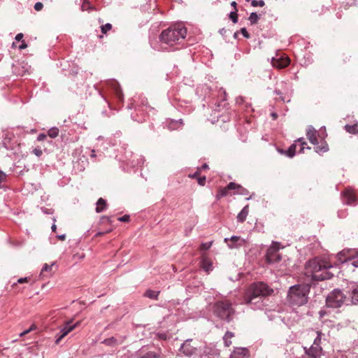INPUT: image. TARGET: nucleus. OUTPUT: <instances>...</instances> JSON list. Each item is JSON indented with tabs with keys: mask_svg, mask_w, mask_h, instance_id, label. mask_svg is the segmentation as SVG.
I'll list each match as a JSON object with an SVG mask.
<instances>
[{
	"mask_svg": "<svg viewBox=\"0 0 358 358\" xmlns=\"http://www.w3.org/2000/svg\"><path fill=\"white\" fill-rule=\"evenodd\" d=\"M208 168V166L206 164H203L201 167V169H206Z\"/></svg>",
	"mask_w": 358,
	"mask_h": 358,
	"instance_id": "63",
	"label": "nucleus"
},
{
	"mask_svg": "<svg viewBox=\"0 0 358 358\" xmlns=\"http://www.w3.org/2000/svg\"><path fill=\"white\" fill-rule=\"evenodd\" d=\"M349 295L351 298V302L354 305H358V285L352 283L349 287Z\"/></svg>",
	"mask_w": 358,
	"mask_h": 358,
	"instance_id": "18",
	"label": "nucleus"
},
{
	"mask_svg": "<svg viewBox=\"0 0 358 358\" xmlns=\"http://www.w3.org/2000/svg\"><path fill=\"white\" fill-rule=\"evenodd\" d=\"M51 229L52 230V231H56V229H57V227L55 224H53L51 227Z\"/></svg>",
	"mask_w": 358,
	"mask_h": 358,
	"instance_id": "64",
	"label": "nucleus"
},
{
	"mask_svg": "<svg viewBox=\"0 0 358 358\" xmlns=\"http://www.w3.org/2000/svg\"><path fill=\"white\" fill-rule=\"evenodd\" d=\"M227 192H228V189H227V187H225L224 188L220 189L218 191V193H217V194L216 196L217 199H220L221 197L227 196Z\"/></svg>",
	"mask_w": 358,
	"mask_h": 358,
	"instance_id": "35",
	"label": "nucleus"
},
{
	"mask_svg": "<svg viewBox=\"0 0 358 358\" xmlns=\"http://www.w3.org/2000/svg\"><path fill=\"white\" fill-rule=\"evenodd\" d=\"M237 194H241V195H248L249 194V192L247 189L244 188L241 185V187L238 189Z\"/></svg>",
	"mask_w": 358,
	"mask_h": 358,
	"instance_id": "42",
	"label": "nucleus"
},
{
	"mask_svg": "<svg viewBox=\"0 0 358 358\" xmlns=\"http://www.w3.org/2000/svg\"><path fill=\"white\" fill-rule=\"evenodd\" d=\"M120 222H128L129 220V215H125L118 218Z\"/></svg>",
	"mask_w": 358,
	"mask_h": 358,
	"instance_id": "47",
	"label": "nucleus"
},
{
	"mask_svg": "<svg viewBox=\"0 0 358 358\" xmlns=\"http://www.w3.org/2000/svg\"><path fill=\"white\" fill-rule=\"evenodd\" d=\"M224 242L229 249H238L243 246L245 240L238 236H232L231 238H225Z\"/></svg>",
	"mask_w": 358,
	"mask_h": 358,
	"instance_id": "9",
	"label": "nucleus"
},
{
	"mask_svg": "<svg viewBox=\"0 0 358 358\" xmlns=\"http://www.w3.org/2000/svg\"><path fill=\"white\" fill-rule=\"evenodd\" d=\"M310 292L308 285H295L289 287L287 293V302L292 306H301L308 302Z\"/></svg>",
	"mask_w": 358,
	"mask_h": 358,
	"instance_id": "4",
	"label": "nucleus"
},
{
	"mask_svg": "<svg viewBox=\"0 0 358 358\" xmlns=\"http://www.w3.org/2000/svg\"><path fill=\"white\" fill-rule=\"evenodd\" d=\"M343 203L347 205H355L356 203V196L355 193L353 192V189L352 188H347L343 192Z\"/></svg>",
	"mask_w": 358,
	"mask_h": 358,
	"instance_id": "15",
	"label": "nucleus"
},
{
	"mask_svg": "<svg viewBox=\"0 0 358 358\" xmlns=\"http://www.w3.org/2000/svg\"><path fill=\"white\" fill-rule=\"evenodd\" d=\"M55 266V262L51 264H45L41 269V275H46L44 273H48L47 276H50L52 273V268Z\"/></svg>",
	"mask_w": 358,
	"mask_h": 358,
	"instance_id": "25",
	"label": "nucleus"
},
{
	"mask_svg": "<svg viewBox=\"0 0 358 358\" xmlns=\"http://www.w3.org/2000/svg\"><path fill=\"white\" fill-rule=\"evenodd\" d=\"M212 241L203 243H201L200 248L201 250H207L212 246Z\"/></svg>",
	"mask_w": 358,
	"mask_h": 358,
	"instance_id": "40",
	"label": "nucleus"
},
{
	"mask_svg": "<svg viewBox=\"0 0 358 358\" xmlns=\"http://www.w3.org/2000/svg\"><path fill=\"white\" fill-rule=\"evenodd\" d=\"M317 131L313 126H309L307 129L306 136L309 141L313 145L318 144V140L317 138Z\"/></svg>",
	"mask_w": 358,
	"mask_h": 358,
	"instance_id": "19",
	"label": "nucleus"
},
{
	"mask_svg": "<svg viewBox=\"0 0 358 358\" xmlns=\"http://www.w3.org/2000/svg\"><path fill=\"white\" fill-rule=\"evenodd\" d=\"M315 345H311L308 349H305L306 356L303 358H320L322 355V347H317Z\"/></svg>",
	"mask_w": 358,
	"mask_h": 358,
	"instance_id": "14",
	"label": "nucleus"
},
{
	"mask_svg": "<svg viewBox=\"0 0 358 358\" xmlns=\"http://www.w3.org/2000/svg\"><path fill=\"white\" fill-rule=\"evenodd\" d=\"M201 266L205 271L208 273L213 270L212 262L207 257L203 256L202 257L201 261Z\"/></svg>",
	"mask_w": 358,
	"mask_h": 358,
	"instance_id": "23",
	"label": "nucleus"
},
{
	"mask_svg": "<svg viewBox=\"0 0 358 358\" xmlns=\"http://www.w3.org/2000/svg\"><path fill=\"white\" fill-rule=\"evenodd\" d=\"M259 19V15L257 13L253 12L250 15V17L248 18L249 21L250 22L251 24H255L257 23L258 20Z\"/></svg>",
	"mask_w": 358,
	"mask_h": 358,
	"instance_id": "34",
	"label": "nucleus"
},
{
	"mask_svg": "<svg viewBox=\"0 0 358 358\" xmlns=\"http://www.w3.org/2000/svg\"><path fill=\"white\" fill-rule=\"evenodd\" d=\"M231 6L232 7H234V10H237V8H236L237 3H236V1H232V2L231 3Z\"/></svg>",
	"mask_w": 358,
	"mask_h": 358,
	"instance_id": "58",
	"label": "nucleus"
},
{
	"mask_svg": "<svg viewBox=\"0 0 358 358\" xmlns=\"http://www.w3.org/2000/svg\"><path fill=\"white\" fill-rule=\"evenodd\" d=\"M251 5L253 7H257V6L263 7L265 5V3H264V1L263 0H259V1L252 0L251 1Z\"/></svg>",
	"mask_w": 358,
	"mask_h": 358,
	"instance_id": "39",
	"label": "nucleus"
},
{
	"mask_svg": "<svg viewBox=\"0 0 358 358\" xmlns=\"http://www.w3.org/2000/svg\"><path fill=\"white\" fill-rule=\"evenodd\" d=\"M106 208V201L102 198L98 199L96 202V212H103Z\"/></svg>",
	"mask_w": 358,
	"mask_h": 358,
	"instance_id": "26",
	"label": "nucleus"
},
{
	"mask_svg": "<svg viewBox=\"0 0 358 358\" xmlns=\"http://www.w3.org/2000/svg\"><path fill=\"white\" fill-rule=\"evenodd\" d=\"M57 238L61 241H64L66 238V235L65 234L59 235V236H57Z\"/></svg>",
	"mask_w": 358,
	"mask_h": 358,
	"instance_id": "56",
	"label": "nucleus"
},
{
	"mask_svg": "<svg viewBox=\"0 0 358 358\" xmlns=\"http://www.w3.org/2000/svg\"><path fill=\"white\" fill-rule=\"evenodd\" d=\"M319 315H320V317H322L325 315V311L322 310H320Z\"/></svg>",
	"mask_w": 358,
	"mask_h": 358,
	"instance_id": "61",
	"label": "nucleus"
},
{
	"mask_svg": "<svg viewBox=\"0 0 358 358\" xmlns=\"http://www.w3.org/2000/svg\"><path fill=\"white\" fill-rule=\"evenodd\" d=\"M227 187L228 189V191L229 190H238V188L241 187V185H238V184H236L234 182H230L227 185Z\"/></svg>",
	"mask_w": 358,
	"mask_h": 358,
	"instance_id": "36",
	"label": "nucleus"
},
{
	"mask_svg": "<svg viewBox=\"0 0 358 358\" xmlns=\"http://www.w3.org/2000/svg\"><path fill=\"white\" fill-rule=\"evenodd\" d=\"M187 29L180 24H175L164 30L159 35V47L155 48L159 51H170L178 49L184 41Z\"/></svg>",
	"mask_w": 358,
	"mask_h": 358,
	"instance_id": "1",
	"label": "nucleus"
},
{
	"mask_svg": "<svg viewBox=\"0 0 358 358\" xmlns=\"http://www.w3.org/2000/svg\"><path fill=\"white\" fill-rule=\"evenodd\" d=\"M248 206H245L242 210L237 215V220L238 222H243L248 215V213H249V209H248Z\"/></svg>",
	"mask_w": 358,
	"mask_h": 358,
	"instance_id": "24",
	"label": "nucleus"
},
{
	"mask_svg": "<svg viewBox=\"0 0 358 358\" xmlns=\"http://www.w3.org/2000/svg\"><path fill=\"white\" fill-rule=\"evenodd\" d=\"M6 178V174L3 171H0V182L5 181Z\"/></svg>",
	"mask_w": 358,
	"mask_h": 358,
	"instance_id": "48",
	"label": "nucleus"
},
{
	"mask_svg": "<svg viewBox=\"0 0 358 358\" xmlns=\"http://www.w3.org/2000/svg\"><path fill=\"white\" fill-rule=\"evenodd\" d=\"M346 299V296L340 289H334L327 295L326 304L332 308H340Z\"/></svg>",
	"mask_w": 358,
	"mask_h": 358,
	"instance_id": "6",
	"label": "nucleus"
},
{
	"mask_svg": "<svg viewBox=\"0 0 358 358\" xmlns=\"http://www.w3.org/2000/svg\"><path fill=\"white\" fill-rule=\"evenodd\" d=\"M158 352L150 350L147 347H143L136 352L137 358H159Z\"/></svg>",
	"mask_w": 358,
	"mask_h": 358,
	"instance_id": "12",
	"label": "nucleus"
},
{
	"mask_svg": "<svg viewBox=\"0 0 358 358\" xmlns=\"http://www.w3.org/2000/svg\"><path fill=\"white\" fill-rule=\"evenodd\" d=\"M112 29V24L110 23H106L104 25L101 27V30L103 34H106L109 30Z\"/></svg>",
	"mask_w": 358,
	"mask_h": 358,
	"instance_id": "38",
	"label": "nucleus"
},
{
	"mask_svg": "<svg viewBox=\"0 0 358 358\" xmlns=\"http://www.w3.org/2000/svg\"><path fill=\"white\" fill-rule=\"evenodd\" d=\"M317 337L315 338L313 345H317V347H321V341L324 337V334L322 333L320 331H317Z\"/></svg>",
	"mask_w": 358,
	"mask_h": 358,
	"instance_id": "30",
	"label": "nucleus"
},
{
	"mask_svg": "<svg viewBox=\"0 0 358 358\" xmlns=\"http://www.w3.org/2000/svg\"><path fill=\"white\" fill-rule=\"evenodd\" d=\"M80 322L72 324V321H68L65 323L64 326L61 329L59 334L56 338L55 343L59 344L61 340L64 338L69 332L73 331L78 324Z\"/></svg>",
	"mask_w": 358,
	"mask_h": 358,
	"instance_id": "11",
	"label": "nucleus"
},
{
	"mask_svg": "<svg viewBox=\"0 0 358 358\" xmlns=\"http://www.w3.org/2000/svg\"><path fill=\"white\" fill-rule=\"evenodd\" d=\"M23 38V34L20 33V34H17L16 36H15V39L17 41H20L22 40V38Z\"/></svg>",
	"mask_w": 358,
	"mask_h": 358,
	"instance_id": "52",
	"label": "nucleus"
},
{
	"mask_svg": "<svg viewBox=\"0 0 358 358\" xmlns=\"http://www.w3.org/2000/svg\"><path fill=\"white\" fill-rule=\"evenodd\" d=\"M338 216L341 218H343L345 216V213L344 212H342V211H338Z\"/></svg>",
	"mask_w": 358,
	"mask_h": 358,
	"instance_id": "55",
	"label": "nucleus"
},
{
	"mask_svg": "<svg viewBox=\"0 0 358 358\" xmlns=\"http://www.w3.org/2000/svg\"><path fill=\"white\" fill-rule=\"evenodd\" d=\"M30 330H31V329H27V330H26V331H23V332L20 333V336H24V335L27 334V333H29V332L30 331Z\"/></svg>",
	"mask_w": 358,
	"mask_h": 358,
	"instance_id": "59",
	"label": "nucleus"
},
{
	"mask_svg": "<svg viewBox=\"0 0 358 358\" xmlns=\"http://www.w3.org/2000/svg\"><path fill=\"white\" fill-rule=\"evenodd\" d=\"M124 338L119 336V337H115L112 336L110 338H106L103 341V343H104L106 345L108 346H116L118 345H120L124 341Z\"/></svg>",
	"mask_w": 358,
	"mask_h": 358,
	"instance_id": "20",
	"label": "nucleus"
},
{
	"mask_svg": "<svg viewBox=\"0 0 358 358\" xmlns=\"http://www.w3.org/2000/svg\"><path fill=\"white\" fill-rule=\"evenodd\" d=\"M48 135L52 138H55L59 135V129L57 127H52L48 131Z\"/></svg>",
	"mask_w": 358,
	"mask_h": 358,
	"instance_id": "33",
	"label": "nucleus"
},
{
	"mask_svg": "<svg viewBox=\"0 0 358 358\" xmlns=\"http://www.w3.org/2000/svg\"><path fill=\"white\" fill-rule=\"evenodd\" d=\"M106 84L111 88L119 101H123V94L119 83L115 80H109Z\"/></svg>",
	"mask_w": 358,
	"mask_h": 358,
	"instance_id": "16",
	"label": "nucleus"
},
{
	"mask_svg": "<svg viewBox=\"0 0 358 358\" xmlns=\"http://www.w3.org/2000/svg\"><path fill=\"white\" fill-rule=\"evenodd\" d=\"M229 18L231 20V21H232L234 23H236V22H238V14H237V10L231 11V12L229 13Z\"/></svg>",
	"mask_w": 358,
	"mask_h": 358,
	"instance_id": "37",
	"label": "nucleus"
},
{
	"mask_svg": "<svg viewBox=\"0 0 358 358\" xmlns=\"http://www.w3.org/2000/svg\"><path fill=\"white\" fill-rule=\"evenodd\" d=\"M345 130L351 134L358 133V123L354 124H347L345 126Z\"/></svg>",
	"mask_w": 358,
	"mask_h": 358,
	"instance_id": "31",
	"label": "nucleus"
},
{
	"mask_svg": "<svg viewBox=\"0 0 358 358\" xmlns=\"http://www.w3.org/2000/svg\"><path fill=\"white\" fill-rule=\"evenodd\" d=\"M234 336V333L231 331H227L223 336V341L224 345L227 347H229L231 345V339Z\"/></svg>",
	"mask_w": 358,
	"mask_h": 358,
	"instance_id": "28",
	"label": "nucleus"
},
{
	"mask_svg": "<svg viewBox=\"0 0 358 358\" xmlns=\"http://www.w3.org/2000/svg\"><path fill=\"white\" fill-rule=\"evenodd\" d=\"M90 157H96V154H95V150H91Z\"/></svg>",
	"mask_w": 358,
	"mask_h": 358,
	"instance_id": "62",
	"label": "nucleus"
},
{
	"mask_svg": "<svg viewBox=\"0 0 358 358\" xmlns=\"http://www.w3.org/2000/svg\"><path fill=\"white\" fill-rule=\"evenodd\" d=\"M191 339L186 340L180 347V352L187 357H190L196 352V348L190 345Z\"/></svg>",
	"mask_w": 358,
	"mask_h": 358,
	"instance_id": "17",
	"label": "nucleus"
},
{
	"mask_svg": "<svg viewBox=\"0 0 358 358\" xmlns=\"http://www.w3.org/2000/svg\"><path fill=\"white\" fill-rule=\"evenodd\" d=\"M290 63V60L288 57L285 56H280L278 57H273L271 59V64L273 67L277 69H283L287 67Z\"/></svg>",
	"mask_w": 358,
	"mask_h": 358,
	"instance_id": "13",
	"label": "nucleus"
},
{
	"mask_svg": "<svg viewBox=\"0 0 358 358\" xmlns=\"http://www.w3.org/2000/svg\"><path fill=\"white\" fill-rule=\"evenodd\" d=\"M43 3H41V2H37V3H35V5H34V9H35L36 10H37V11L41 10L43 8Z\"/></svg>",
	"mask_w": 358,
	"mask_h": 358,
	"instance_id": "44",
	"label": "nucleus"
},
{
	"mask_svg": "<svg viewBox=\"0 0 358 358\" xmlns=\"http://www.w3.org/2000/svg\"><path fill=\"white\" fill-rule=\"evenodd\" d=\"M355 255H357V252L356 250L347 249L343 250L338 253L337 259L341 264H343L348 261H352V265L355 267H358V259H353Z\"/></svg>",
	"mask_w": 358,
	"mask_h": 358,
	"instance_id": "7",
	"label": "nucleus"
},
{
	"mask_svg": "<svg viewBox=\"0 0 358 358\" xmlns=\"http://www.w3.org/2000/svg\"><path fill=\"white\" fill-rule=\"evenodd\" d=\"M305 145H306V142L304 141L303 138H298L295 141L294 143L291 145L287 150L285 151L286 155L289 157H293L295 155L297 146L300 147L299 152H303L306 148Z\"/></svg>",
	"mask_w": 358,
	"mask_h": 358,
	"instance_id": "10",
	"label": "nucleus"
},
{
	"mask_svg": "<svg viewBox=\"0 0 358 358\" xmlns=\"http://www.w3.org/2000/svg\"><path fill=\"white\" fill-rule=\"evenodd\" d=\"M159 292H155L153 290L148 289L145 292L144 295L148 298L152 299H157V296L159 295Z\"/></svg>",
	"mask_w": 358,
	"mask_h": 358,
	"instance_id": "32",
	"label": "nucleus"
},
{
	"mask_svg": "<svg viewBox=\"0 0 358 358\" xmlns=\"http://www.w3.org/2000/svg\"><path fill=\"white\" fill-rule=\"evenodd\" d=\"M81 8L83 10H87L90 9L91 6H90V2L87 0H83Z\"/></svg>",
	"mask_w": 358,
	"mask_h": 358,
	"instance_id": "41",
	"label": "nucleus"
},
{
	"mask_svg": "<svg viewBox=\"0 0 358 358\" xmlns=\"http://www.w3.org/2000/svg\"><path fill=\"white\" fill-rule=\"evenodd\" d=\"M183 124L181 119L178 120H169L166 121V126L170 130H176L180 128Z\"/></svg>",
	"mask_w": 358,
	"mask_h": 358,
	"instance_id": "22",
	"label": "nucleus"
},
{
	"mask_svg": "<svg viewBox=\"0 0 358 358\" xmlns=\"http://www.w3.org/2000/svg\"><path fill=\"white\" fill-rule=\"evenodd\" d=\"M245 100H244V98L243 96H238L236 98V102L237 104H243L244 103Z\"/></svg>",
	"mask_w": 358,
	"mask_h": 358,
	"instance_id": "49",
	"label": "nucleus"
},
{
	"mask_svg": "<svg viewBox=\"0 0 358 358\" xmlns=\"http://www.w3.org/2000/svg\"><path fill=\"white\" fill-rule=\"evenodd\" d=\"M199 171H196L195 172L194 174L192 175H189V176L192 178H196L198 180V178H199Z\"/></svg>",
	"mask_w": 358,
	"mask_h": 358,
	"instance_id": "53",
	"label": "nucleus"
},
{
	"mask_svg": "<svg viewBox=\"0 0 358 358\" xmlns=\"http://www.w3.org/2000/svg\"><path fill=\"white\" fill-rule=\"evenodd\" d=\"M273 289L262 282L253 283L249 288L245 297L247 303L254 305L256 308H261L263 306L262 298L271 295Z\"/></svg>",
	"mask_w": 358,
	"mask_h": 358,
	"instance_id": "3",
	"label": "nucleus"
},
{
	"mask_svg": "<svg viewBox=\"0 0 358 358\" xmlns=\"http://www.w3.org/2000/svg\"><path fill=\"white\" fill-rule=\"evenodd\" d=\"M211 310L215 316L227 322H230L235 314V310L228 300L216 301L212 305Z\"/></svg>",
	"mask_w": 358,
	"mask_h": 358,
	"instance_id": "5",
	"label": "nucleus"
},
{
	"mask_svg": "<svg viewBox=\"0 0 358 358\" xmlns=\"http://www.w3.org/2000/svg\"><path fill=\"white\" fill-rule=\"evenodd\" d=\"M144 163V159L142 157H140L139 158L134 159H129L127 162V165L130 166L131 167H136V166H141Z\"/></svg>",
	"mask_w": 358,
	"mask_h": 358,
	"instance_id": "27",
	"label": "nucleus"
},
{
	"mask_svg": "<svg viewBox=\"0 0 358 358\" xmlns=\"http://www.w3.org/2000/svg\"><path fill=\"white\" fill-rule=\"evenodd\" d=\"M220 94L224 95V97L222 99V102L223 103V106H224L226 105V103L224 102L226 101V96H227L226 92L224 90H223L222 89H220Z\"/></svg>",
	"mask_w": 358,
	"mask_h": 358,
	"instance_id": "46",
	"label": "nucleus"
},
{
	"mask_svg": "<svg viewBox=\"0 0 358 358\" xmlns=\"http://www.w3.org/2000/svg\"><path fill=\"white\" fill-rule=\"evenodd\" d=\"M332 265L324 260L315 258L306 262L305 274L313 280H324L331 278L332 275L328 271Z\"/></svg>",
	"mask_w": 358,
	"mask_h": 358,
	"instance_id": "2",
	"label": "nucleus"
},
{
	"mask_svg": "<svg viewBox=\"0 0 358 358\" xmlns=\"http://www.w3.org/2000/svg\"><path fill=\"white\" fill-rule=\"evenodd\" d=\"M27 281V278H21L17 280L19 283H23Z\"/></svg>",
	"mask_w": 358,
	"mask_h": 358,
	"instance_id": "54",
	"label": "nucleus"
},
{
	"mask_svg": "<svg viewBox=\"0 0 358 358\" xmlns=\"http://www.w3.org/2000/svg\"><path fill=\"white\" fill-rule=\"evenodd\" d=\"M315 150L317 153H321V152L323 153V152H326L329 150V147H328L327 143L324 141V142L322 143L321 145L315 146Z\"/></svg>",
	"mask_w": 358,
	"mask_h": 358,
	"instance_id": "29",
	"label": "nucleus"
},
{
	"mask_svg": "<svg viewBox=\"0 0 358 358\" xmlns=\"http://www.w3.org/2000/svg\"><path fill=\"white\" fill-rule=\"evenodd\" d=\"M271 117H273V120H276L278 117V114L276 113H272Z\"/></svg>",
	"mask_w": 358,
	"mask_h": 358,
	"instance_id": "60",
	"label": "nucleus"
},
{
	"mask_svg": "<svg viewBox=\"0 0 358 358\" xmlns=\"http://www.w3.org/2000/svg\"><path fill=\"white\" fill-rule=\"evenodd\" d=\"M33 152L38 157H40L42 154V151L40 149H34Z\"/></svg>",
	"mask_w": 358,
	"mask_h": 358,
	"instance_id": "51",
	"label": "nucleus"
},
{
	"mask_svg": "<svg viewBox=\"0 0 358 358\" xmlns=\"http://www.w3.org/2000/svg\"><path fill=\"white\" fill-rule=\"evenodd\" d=\"M27 44L22 41V44L19 46L20 49H24L27 48Z\"/></svg>",
	"mask_w": 358,
	"mask_h": 358,
	"instance_id": "57",
	"label": "nucleus"
},
{
	"mask_svg": "<svg viewBox=\"0 0 358 358\" xmlns=\"http://www.w3.org/2000/svg\"><path fill=\"white\" fill-rule=\"evenodd\" d=\"M241 33L246 38H249L250 37L249 33L248 32V31H247V29L245 28H241Z\"/></svg>",
	"mask_w": 358,
	"mask_h": 358,
	"instance_id": "43",
	"label": "nucleus"
},
{
	"mask_svg": "<svg viewBox=\"0 0 358 358\" xmlns=\"http://www.w3.org/2000/svg\"><path fill=\"white\" fill-rule=\"evenodd\" d=\"M280 243L278 242H273L272 245L268 248L266 254V259L268 264H275L278 262L281 257L278 253L280 248Z\"/></svg>",
	"mask_w": 358,
	"mask_h": 358,
	"instance_id": "8",
	"label": "nucleus"
},
{
	"mask_svg": "<svg viewBox=\"0 0 358 358\" xmlns=\"http://www.w3.org/2000/svg\"><path fill=\"white\" fill-rule=\"evenodd\" d=\"M206 177L205 176H203V177H199L198 178V183L201 185V186H203L205 185V182H206Z\"/></svg>",
	"mask_w": 358,
	"mask_h": 358,
	"instance_id": "45",
	"label": "nucleus"
},
{
	"mask_svg": "<svg viewBox=\"0 0 358 358\" xmlns=\"http://www.w3.org/2000/svg\"><path fill=\"white\" fill-rule=\"evenodd\" d=\"M248 350L244 348H236L231 354L230 358H247Z\"/></svg>",
	"mask_w": 358,
	"mask_h": 358,
	"instance_id": "21",
	"label": "nucleus"
},
{
	"mask_svg": "<svg viewBox=\"0 0 358 358\" xmlns=\"http://www.w3.org/2000/svg\"><path fill=\"white\" fill-rule=\"evenodd\" d=\"M46 138V135L44 134H40L38 137H37V140L38 141H43V140H45Z\"/></svg>",
	"mask_w": 358,
	"mask_h": 358,
	"instance_id": "50",
	"label": "nucleus"
}]
</instances>
